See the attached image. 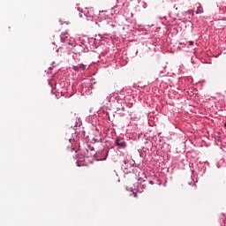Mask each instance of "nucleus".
I'll return each instance as SVG.
<instances>
[{"instance_id":"1","label":"nucleus","mask_w":226,"mask_h":226,"mask_svg":"<svg viewBox=\"0 0 226 226\" xmlns=\"http://www.w3.org/2000/svg\"><path fill=\"white\" fill-rule=\"evenodd\" d=\"M85 147L86 150L84 151V154L87 158L94 156L98 162H103L104 160H107V157L109 156V148H104L102 151L96 152V150H94V144L89 141L87 142Z\"/></svg>"},{"instance_id":"2","label":"nucleus","mask_w":226,"mask_h":226,"mask_svg":"<svg viewBox=\"0 0 226 226\" xmlns=\"http://www.w3.org/2000/svg\"><path fill=\"white\" fill-rule=\"evenodd\" d=\"M60 40L62 43H65L63 49H73L77 45L75 39L70 37L68 34H62L60 35Z\"/></svg>"},{"instance_id":"3","label":"nucleus","mask_w":226,"mask_h":226,"mask_svg":"<svg viewBox=\"0 0 226 226\" xmlns=\"http://www.w3.org/2000/svg\"><path fill=\"white\" fill-rule=\"evenodd\" d=\"M92 49L91 45H87L86 43L76 44L72 48V52H75L76 54H82V52H89Z\"/></svg>"},{"instance_id":"4","label":"nucleus","mask_w":226,"mask_h":226,"mask_svg":"<svg viewBox=\"0 0 226 226\" xmlns=\"http://www.w3.org/2000/svg\"><path fill=\"white\" fill-rule=\"evenodd\" d=\"M144 183H146V180H144V178L142 177L138 178V183H137L136 188L134 189L136 192L132 191L134 197H137V192L142 193L144 190H146L147 185Z\"/></svg>"},{"instance_id":"5","label":"nucleus","mask_w":226,"mask_h":226,"mask_svg":"<svg viewBox=\"0 0 226 226\" xmlns=\"http://www.w3.org/2000/svg\"><path fill=\"white\" fill-rule=\"evenodd\" d=\"M115 145L118 147V149H126V147H128V143H126L124 139L121 137L115 139Z\"/></svg>"},{"instance_id":"6","label":"nucleus","mask_w":226,"mask_h":226,"mask_svg":"<svg viewBox=\"0 0 226 226\" xmlns=\"http://www.w3.org/2000/svg\"><path fill=\"white\" fill-rule=\"evenodd\" d=\"M107 102H109V103H115V102H117V103H119L120 102H123L121 99H119V94L117 93H112L109 94V96H108L106 98Z\"/></svg>"},{"instance_id":"7","label":"nucleus","mask_w":226,"mask_h":226,"mask_svg":"<svg viewBox=\"0 0 226 226\" xmlns=\"http://www.w3.org/2000/svg\"><path fill=\"white\" fill-rule=\"evenodd\" d=\"M80 126H82V122L76 118L74 121V125H72V128H73L75 133H79V128H80Z\"/></svg>"},{"instance_id":"8","label":"nucleus","mask_w":226,"mask_h":226,"mask_svg":"<svg viewBox=\"0 0 226 226\" xmlns=\"http://www.w3.org/2000/svg\"><path fill=\"white\" fill-rule=\"evenodd\" d=\"M72 59H74L76 63H79L80 61V54L73 52Z\"/></svg>"},{"instance_id":"9","label":"nucleus","mask_w":226,"mask_h":226,"mask_svg":"<svg viewBox=\"0 0 226 226\" xmlns=\"http://www.w3.org/2000/svg\"><path fill=\"white\" fill-rule=\"evenodd\" d=\"M124 93H126V94H132V93H133V90H132V88H124L121 90L120 94H123Z\"/></svg>"},{"instance_id":"10","label":"nucleus","mask_w":226,"mask_h":226,"mask_svg":"<svg viewBox=\"0 0 226 226\" xmlns=\"http://www.w3.org/2000/svg\"><path fill=\"white\" fill-rule=\"evenodd\" d=\"M94 143L102 142V137L100 136V132H97V135L93 138Z\"/></svg>"},{"instance_id":"11","label":"nucleus","mask_w":226,"mask_h":226,"mask_svg":"<svg viewBox=\"0 0 226 226\" xmlns=\"http://www.w3.org/2000/svg\"><path fill=\"white\" fill-rule=\"evenodd\" d=\"M201 13H204V8L200 4L197 8L196 15H200Z\"/></svg>"},{"instance_id":"12","label":"nucleus","mask_w":226,"mask_h":226,"mask_svg":"<svg viewBox=\"0 0 226 226\" xmlns=\"http://www.w3.org/2000/svg\"><path fill=\"white\" fill-rule=\"evenodd\" d=\"M78 68H79V70H85V69H86V64H78Z\"/></svg>"},{"instance_id":"13","label":"nucleus","mask_w":226,"mask_h":226,"mask_svg":"<svg viewBox=\"0 0 226 226\" xmlns=\"http://www.w3.org/2000/svg\"><path fill=\"white\" fill-rule=\"evenodd\" d=\"M144 176L145 179H147V177L146 176V172H144V170H140V172L139 173V176Z\"/></svg>"},{"instance_id":"14","label":"nucleus","mask_w":226,"mask_h":226,"mask_svg":"<svg viewBox=\"0 0 226 226\" xmlns=\"http://www.w3.org/2000/svg\"><path fill=\"white\" fill-rule=\"evenodd\" d=\"M67 149L68 151H75V147H70V146L67 147Z\"/></svg>"},{"instance_id":"15","label":"nucleus","mask_w":226,"mask_h":226,"mask_svg":"<svg viewBox=\"0 0 226 226\" xmlns=\"http://www.w3.org/2000/svg\"><path fill=\"white\" fill-rule=\"evenodd\" d=\"M72 68H73L74 72H77V70H79L78 65H74Z\"/></svg>"},{"instance_id":"16","label":"nucleus","mask_w":226,"mask_h":226,"mask_svg":"<svg viewBox=\"0 0 226 226\" xmlns=\"http://www.w3.org/2000/svg\"><path fill=\"white\" fill-rule=\"evenodd\" d=\"M88 43H94V39H88Z\"/></svg>"},{"instance_id":"17","label":"nucleus","mask_w":226,"mask_h":226,"mask_svg":"<svg viewBox=\"0 0 226 226\" xmlns=\"http://www.w3.org/2000/svg\"><path fill=\"white\" fill-rule=\"evenodd\" d=\"M69 142H70L71 144H73V142H75V139H69Z\"/></svg>"},{"instance_id":"18","label":"nucleus","mask_w":226,"mask_h":226,"mask_svg":"<svg viewBox=\"0 0 226 226\" xmlns=\"http://www.w3.org/2000/svg\"><path fill=\"white\" fill-rule=\"evenodd\" d=\"M76 163L78 164V167H82V165H84V163H79V161H77Z\"/></svg>"},{"instance_id":"19","label":"nucleus","mask_w":226,"mask_h":226,"mask_svg":"<svg viewBox=\"0 0 226 226\" xmlns=\"http://www.w3.org/2000/svg\"><path fill=\"white\" fill-rule=\"evenodd\" d=\"M117 110H124V108H121V107H119V106H117Z\"/></svg>"},{"instance_id":"20","label":"nucleus","mask_w":226,"mask_h":226,"mask_svg":"<svg viewBox=\"0 0 226 226\" xmlns=\"http://www.w3.org/2000/svg\"><path fill=\"white\" fill-rule=\"evenodd\" d=\"M193 43H194L193 41H189V45H190V46L193 45Z\"/></svg>"},{"instance_id":"21","label":"nucleus","mask_w":226,"mask_h":226,"mask_svg":"<svg viewBox=\"0 0 226 226\" xmlns=\"http://www.w3.org/2000/svg\"><path fill=\"white\" fill-rule=\"evenodd\" d=\"M149 185H154V182H153V180H150Z\"/></svg>"},{"instance_id":"22","label":"nucleus","mask_w":226,"mask_h":226,"mask_svg":"<svg viewBox=\"0 0 226 226\" xmlns=\"http://www.w3.org/2000/svg\"><path fill=\"white\" fill-rule=\"evenodd\" d=\"M98 156H99L100 158H102L103 154H102V153H101Z\"/></svg>"},{"instance_id":"23","label":"nucleus","mask_w":226,"mask_h":226,"mask_svg":"<svg viewBox=\"0 0 226 226\" xmlns=\"http://www.w3.org/2000/svg\"><path fill=\"white\" fill-rule=\"evenodd\" d=\"M116 8H117V6L113 7L112 10H116Z\"/></svg>"},{"instance_id":"24","label":"nucleus","mask_w":226,"mask_h":226,"mask_svg":"<svg viewBox=\"0 0 226 226\" xmlns=\"http://www.w3.org/2000/svg\"><path fill=\"white\" fill-rule=\"evenodd\" d=\"M187 13H189V14L192 13V11H188Z\"/></svg>"},{"instance_id":"25","label":"nucleus","mask_w":226,"mask_h":226,"mask_svg":"<svg viewBox=\"0 0 226 226\" xmlns=\"http://www.w3.org/2000/svg\"><path fill=\"white\" fill-rule=\"evenodd\" d=\"M124 163H126V161H124Z\"/></svg>"},{"instance_id":"26","label":"nucleus","mask_w":226,"mask_h":226,"mask_svg":"<svg viewBox=\"0 0 226 226\" xmlns=\"http://www.w3.org/2000/svg\"><path fill=\"white\" fill-rule=\"evenodd\" d=\"M189 185H192V183L189 182Z\"/></svg>"}]
</instances>
